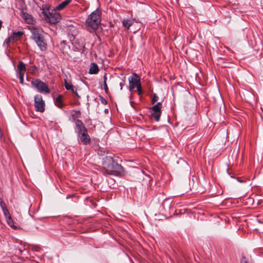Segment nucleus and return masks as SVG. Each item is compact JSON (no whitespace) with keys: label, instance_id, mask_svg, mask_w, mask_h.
<instances>
[{"label":"nucleus","instance_id":"nucleus-2","mask_svg":"<svg viewBox=\"0 0 263 263\" xmlns=\"http://www.w3.org/2000/svg\"><path fill=\"white\" fill-rule=\"evenodd\" d=\"M101 20L100 13L97 9L93 11L86 20L85 26L87 29L90 32H94L98 28Z\"/></svg>","mask_w":263,"mask_h":263},{"label":"nucleus","instance_id":"nucleus-12","mask_svg":"<svg viewBox=\"0 0 263 263\" xmlns=\"http://www.w3.org/2000/svg\"><path fill=\"white\" fill-rule=\"evenodd\" d=\"M24 33L23 31H14L12 34L9 36V40H13L14 42L17 41L21 37L24 35Z\"/></svg>","mask_w":263,"mask_h":263},{"label":"nucleus","instance_id":"nucleus-15","mask_svg":"<svg viewBox=\"0 0 263 263\" xmlns=\"http://www.w3.org/2000/svg\"><path fill=\"white\" fill-rule=\"evenodd\" d=\"M99 71V68L98 65L95 63H91L89 73L90 74H97Z\"/></svg>","mask_w":263,"mask_h":263},{"label":"nucleus","instance_id":"nucleus-29","mask_svg":"<svg viewBox=\"0 0 263 263\" xmlns=\"http://www.w3.org/2000/svg\"><path fill=\"white\" fill-rule=\"evenodd\" d=\"M19 79L20 80V83L23 84L24 81V77H19Z\"/></svg>","mask_w":263,"mask_h":263},{"label":"nucleus","instance_id":"nucleus-7","mask_svg":"<svg viewBox=\"0 0 263 263\" xmlns=\"http://www.w3.org/2000/svg\"><path fill=\"white\" fill-rule=\"evenodd\" d=\"M141 84L139 76L135 73L129 79V89L132 91Z\"/></svg>","mask_w":263,"mask_h":263},{"label":"nucleus","instance_id":"nucleus-25","mask_svg":"<svg viewBox=\"0 0 263 263\" xmlns=\"http://www.w3.org/2000/svg\"><path fill=\"white\" fill-rule=\"evenodd\" d=\"M100 101H101V103L104 105H106L107 103L106 100L102 97H101L100 98Z\"/></svg>","mask_w":263,"mask_h":263},{"label":"nucleus","instance_id":"nucleus-9","mask_svg":"<svg viewBox=\"0 0 263 263\" xmlns=\"http://www.w3.org/2000/svg\"><path fill=\"white\" fill-rule=\"evenodd\" d=\"M78 137L82 143L84 145H87L90 143V138L88 134L87 130L78 135Z\"/></svg>","mask_w":263,"mask_h":263},{"label":"nucleus","instance_id":"nucleus-22","mask_svg":"<svg viewBox=\"0 0 263 263\" xmlns=\"http://www.w3.org/2000/svg\"><path fill=\"white\" fill-rule=\"evenodd\" d=\"M74 114L72 115V117L74 119L78 118L80 117L81 112L80 111H73Z\"/></svg>","mask_w":263,"mask_h":263},{"label":"nucleus","instance_id":"nucleus-32","mask_svg":"<svg viewBox=\"0 0 263 263\" xmlns=\"http://www.w3.org/2000/svg\"><path fill=\"white\" fill-rule=\"evenodd\" d=\"M120 86H121V89H122V83H120Z\"/></svg>","mask_w":263,"mask_h":263},{"label":"nucleus","instance_id":"nucleus-19","mask_svg":"<svg viewBox=\"0 0 263 263\" xmlns=\"http://www.w3.org/2000/svg\"><path fill=\"white\" fill-rule=\"evenodd\" d=\"M7 222L9 226L13 228L14 229L16 230L17 229V227L14 225L13 220L10 216L9 217L8 219L7 220Z\"/></svg>","mask_w":263,"mask_h":263},{"label":"nucleus","instance_id":"nucleus-20","mask_svg":"<svg viewBox=\"0 0 263 263\" xmlns=\"http://www.w3.org/2000/svg\"><path fill=\"white\" fill-rule=\"evenodd\" d=\"M0 205L4 211V214L5 215H6V213L8 212V211L6 207V205H5V203L2 201V200L1 199H0Z\"/></svg>","mask_w":263,"mask_h":263},{"label":"nucleus","instance_id":"nucleus-8","mask_svg":"<svg viewBox=\"0 0 263 263\" xmlns=\"http://www.w3.org/2000/svg\"><path fill=\"white\" fill-rule=\"evenodd\" d=\"M46 17L49 22L51 24L57 23L59 22L61 19V15L56 11L49 12V14L46 15Z\"/></svg>","mask_w":263,"mask_h":263},{"label":"nucleus","instance_id":"nucleus-28","mask_svg":"<svg viewBox=\"0 0 263 263\" xmlns=\"http://www.w3.org/2000/svg\"><path fill=\"white\" fill-rule=\"evenodd\" d=\"M26 71H18L19 72V77H24V74Z\"/></svg>","mask_w":263,"mask_h":263},{"label":"nucleus","instance_id":"nucleus-10","mask_svg":"<svg viewBox=\"0 0 263 263\" xmlns=\"http://www.w3.org/2000/svg\"><path fill=\"white\" fill-rule=\"evenodd\" d=\"M21 16L23 18L24 21L28 24H33L35 23V20L33 17L30 14L22 12Z\"/></svg>","mask_w":263,"mask_h":263},{"label":"nucleus","instance_id":"nucleus-27","mask_svg":"<svg viewBox=\"0 0 263 263\" xmlns=\"http://www.w3.org/2000/svg\"><path fill=\"white\" fill-rule=\"evenodd\" d=\"M70 90H71V91L74 93V94H76V92H77V89L76 88V87H74V86H73V87L70 89Z\"/></svg>","mask_w":263,"mask_h":263},{"label":"nucleus","instance_id":"nucleus-21","mask_svg":"<svg viewBox=\"0 0 263 263\" xmlns=\"http://www.w3.org/2000/svg\"><path fill=\"white\" fill-rule=\"evenodd\" d=\"M64 86L67 90H70L73 86L71 84L69 83L66 80H65Z\"/></svg>","mask_w":263,"mask_h":263},{"label":"nucleus","instance_id":"nucleus-13","mask_svg":"<svg viewBox=\"0 0 263 263\" xmlns=\"http://www.w3.org/2000/svg\"><path fill=\"white\" fill-rule=\"evenodd\" d=\"M71 2V0H65L58 5L55 8V10L60 11L64 9Z\"/></svg>","mask_w":263,"mask_h":263},{"label":"nucleus","instance_id":"nucleus-16","mask_svg":"<svg viewBox=\"0 0 263 263\" xmlns=\"http://www.w3.org/2000/svg\"><path fill=\"white\" fill-rule=\"evenodd\" d=\"M133 22H134L133 20L126 19V20H124L122 21V24H123V26L125 28L128 29L129 28V27L133 25Z\"/></svg>","mask_w":263,"mask_h":263},{"label":"nucleus","instance_id":"nucleus-18","mask_svg":"<svg viewBox=\"0 0 263 263\" xmlns=\"http://www.w3.org/2000/svg\"><path fill=\"white\" fill-rule=\"evenodd\" d=\"M17 69L18 71H26V68L25 64L20 61L17 65Z\"/></svg>","mask_w":263,"mask_h":263},{"label":"nucleus","instance_id":"nucleus-3","mask_svg":"<svg viewBox=\"0 0 263 263\" xmlns=\"http://www.w3.org/2000/svg\"><path fill=\"white\" fill-rule=\"evenodd\" d=\"M30 31L32 39L35 42L41 50L45 51L47 49V43L43 36V31L35 27H32Z\"/></svg>","mask_w":263,"mask_h":263},{"label":"nucleus","instance_id":"nucleus-17","mask_svg":"<svg viewBox=\"0 0 263 263\" xmlns=\"http://www.w3.org/2000/svg\"><path fill=\"white\" fill-rule=\"evenodd\" d=\"M107 74L105 73L103 76V85L106 93H108V88L107 85Z\"/></svg>","mask_w":263,"mask_h":263},{"label":"nucleus","instance_id":"nucleus-6","mask_svg":"<svg viewBox=\"0 0 263 263\" xmlns=\"http://www.w3.org/2000/svg\"><path fill=\"white\" fill-rule=\"evenodd\" d=\"M162 108V104L161 102H158L156 104L152 107L153 113L152 117L155 119L156 121H159L161 115V109Z\"/></svg>","mask_w":263,"mask_h":263},{"label":"nucleus","instance_id":"nucleus-11","mask_svg":"<svg viewBox=\"0 0 263 263\" xmlns=\"http://www.w3.org/2000/svg\"><path fill=\"white\" fill-rule=\"evenodd\" d=\"M76 126L77 129L78 135L87 130L83 123L79 119L76 121Z\"/></svg>","mask_w":263,"mask_h":263},{"label":"nucleus","instance_id":"nucleus-5","mask_svg":"<svg viewBox=\"0 0 263 263\" xmlns=\"http://www.w3.org/2000/svg\"><path fill=\"white\" fill-rule=\"evenodd\" d=\"M34 106L35 110L38 112H43L45 109V103L43 97L40 95H36L34 98Z\"/></svg>","mask_w":263,"mask_h":263},{"label":"nucleus","instance_id":"nucleus-26","mask_svg":"<svg viewBox=\"0 0 263 263\" xmlns=\"http://www.w3.org/2000/svg\"><path fill=\"white\" fill-rule=\"evenodd\" d=\"M7 44H9L10 43H14V41L13 40H9V36L6 40L5 41Z\"/></svg>","mask_w":263,"mask_h":263},{"label":"nucleus","instance_id":"nucleus-14","mask_svg":"<svg viewBox=\"0 0 263 263\" xmlns=\"http://www.w3.org/2000/svg\"><path fill=\"white\" fill-rule=\"evenodd\" d=\"M63 96L59 95L54 100L55 105L60 108L64 107V105L63 102Z\"/></svg>","mask_w":263,"mask_h":263},{"label":"nucleus","instance_id":"nucleus-23","mask_svg":"<svg viewBox=\"0 0 263 263\" xmlns=\"http://www.w3.org/2000/svg\"><path fill=\"white\" fill-rule=\"evenodd\" d=\"M136 88H137V90L138 91V94L139 96L142 95V94L143 93V91H142V89L141 84H140V85L137 86L136 87Z\"/></svg>","mask_w":263,"mask_h":263},{"label":"nucleus","instance_id":"nucleus-1","mask_svg":"<svg viewBox=\"0 0 263 263\" xmlns=\"http://www.w3.org/2000/svg\"><path fill=\"white\" fill-rule=\"evenodd\" d=\"M103 167L106 174L117 176L124 171L123 167L115 162L111 156H105L103 158Z\"/></svg>","mask_w":263,"mask_h":263},{"label":"nucleus","instance_id":"nucleus-31","mask_svg":"<svg viewBox=\"0 0 263 263\" xmlns=\"http://www.w3.org/2000/svg\"><path fill=\"white\" fill-rule=\"evenodd\" d=\"M75 95H76V96L78 98H80V96L79 95V94H78L77 92H76V93Z\"/></svg>","mask_w":263,"mask_h":263},{"label":"nucleus","instance_id":"nucleus-24","mask_svg":"<svg viewBox=\"0 0 263 263\" xmlns=\"http://www.w3.org/2000/svg\"><path fill=\"white\" fill-rule=\"evenodd\" d=\"M158 100V97L157 96L156 94H154L153 96V97L152 100V103L154 104L155 102H156Z\"/></svg>","mask_w":263,"mask_h":263},{"label":"nucleus","instance_id":"nucleus-30","mask_svg":"<svg viewBox=\"0 0 263 263\" xmlns=\"http://www.w3.org/2000/svg\"><path fill=\"white\" fill-rule=\"evenodd\" d=\"M241 263H248V262H247V261L246 260V259L245 258H243L241 260Z\"/></svg>","mask_w":263,"mask_h":263},{"label":"nucleus","instance_id":"nucleus-4","mask_svg":"<svg viewBox=\"0 0 263 263\" xmlns=\"http://www.w3.org/2000/svg\"><path fill=\"white\" fill-rule=\"evenodd\" d=\"M32 85L35 87L40 93H49L50 91L48 86L39 79H35L31 81Z\"/></svg>","mask_w":263,"mask_h":263}]
</instances>
